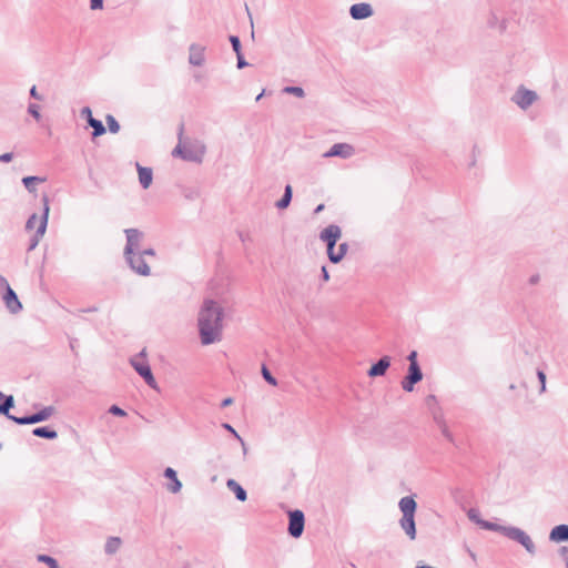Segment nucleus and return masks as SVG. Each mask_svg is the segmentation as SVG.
<instances>
[{"mask_svg":"<svg viewBox=\"0 0 568 568\" xmlns=\"http://www.w3.org/2000/svg\"><path fill=\"white\" fill-rule=\"evenodd\" d=\"M222 308L214 301H205L199 314L201 342L209 345L221 339Z\"/></svg>","mask_w":568,"mask_h":568,"instance_id":"obj_1","label":"nucleus"},{"mask_svg":"<svg viewBox=\"0 0 568 568\" xmlns=\"http://www.w3.org/2000/svg\"><path fill=\"white\" fill-rule=\"evenodd\" d=\"M43 214L41 216L32 214L26 225L27 231L31 233V244L29 247L30 250H33L38 245L39 240L43 236L47 229L48 215L50 211L49 199L47 195H43Z\"/></svg>","mask_w":568,"mask_h":568,"instance_id":"obj_2","label":"nucleus"},{"mask_svg":"<svg viewBox=\"0 0 568 568\" xmlns=\"http://www.w3.org/2000/svg\"><path fill=\"white\" fill-rule=\"evenodd\" d=\"M341 236H342V231H341V229L337 225H328L321 233V240L326 242V244H327V254H328L329 260L333 263H338L339 261H342L343 257L346 254V251H347V244L346 243H342V244L338 245V255H336V256L332 255L333 254V247L339 241Z\"/></svg>","mask_w":568,"mask_h":568,"instance_id":"obj_3","label":"nucleus"},{"mask_svg":"<svg viewBox=\"0 0 568 568\" xmlns=\"http://www.w3.org/2000/svg\"><path fill=\"white\" fill-rule=\"evenodd\" d=\"M129 262L134 271L141 275H149L150 262L154 260V252L152 250H145L142 253L132 252L128 255Z\"/></svg>","mask_w":568,"mask_h":568,"instance_id":"obj_4","label":"nucleus"},{"mask_svg":"<svg viewBox=\"0 0 568 568\" xmlns=\"http://www.w3.org/2000/svg\"><path fill=\"white\" fill-rule=\"evenodd\" d=\"M0 286L4 290L2 300H3L7 308L11 313H18L22 308V305H21L17 294L14 293V291L10 287L7 280L2 276H0Z\"/></svg>","mask_w":568,"mask_h":568,"instance_id":"obj_5","label":"nucleus"},{"mask_svg":"<svg viewBox=\"0 0 568 568\" xmlns=\"http://www.w3.org/2000/svg\"><path fill=\"white\" fill-rule=\"evenodd\" d=\"M52 414H53V408L52 407H45V408H43L42 410H40L39 413H37L34 415H31V416H28V417L10 416V419H12L13 422H16L19 425L36 424V423H39V422L47 420L49 417L52 416Z\"/></svg>","mask_w":568,"mask_h":568,"instance_id":"obj_6","label":"nucleus"},{"mask_svg":"<svg viewBox=\"0 0 568 568\" xmlns=\"http://www.w3.org/2000/svg\"><path fill=\"white\" fill-rule=\"evenodd\" d=\"M304 529V515L301 510H294L290 513V534L297 538L302 535Z\"/></svg>","mask_w":568,"mask_h":568,"instance_id":"obj_7","label":"nucleus"},{"mask_svg":"<svg viewBox=\"0 0 568 568\" xmlns=\"http://www.w3.org/2000/svg\"><path fill=\"white\" fill-rule=\"evenodd\" d=\"M132 365L135 368V371L145 379L149 386L152 388H156V382L155 378L152 375L151 368L142 359L135 358L132 361Z\"/></svg>","mask_w":568,"mask_h":568,"instance_id":"obj_8","label":"nucleus"},{"mask_svg":"<svg viewBox=\"0 0 568 568\" xmlns=\"http://www.w3.org/2000/svg\"><path fill=\"white\" fill-rule=\"evenodd\" d=\"M128 237V244L125 247V254L131 255L133 251L140 248V241L142 239V234L140 231L135 229H130L125 231Z\"/></svg>","mask_w":568,"mask_h":568,"instance_id":"obj_9","label":"nucleus"},{"mask_svg":"<svg viewBox=\"0 0 568 568\" xmlns=\"http://www.w3.org/2000/svg\"><path fill=\"white\" fill-rule=\"evenodd\" d=\"M354 149L352 145L347 143H337L334 144L328 152L324 154L325 158L331 156H341V158H348L353 154Z\"/></svg>","mask_w":568,"mask_h":568,"instance_id":"obj_10","label":"nucleus"},{"mask_svg":"<svg viewBox=\"0 0 568 568\" xmlns=\"http://www.w3.org/2000/svg\"><path fill=\"white\" fill-rule=\"evenodd\" d=\"M537 95L534 91H529L526 89H520L517 91L515 95V102L523 109L529 106L535 100Z\"/></svg>","mask_w":568,"mask_h":568,"instance_id":"obj_11","label":"nucleus"},{"mask_svg":"<svg viewBox=\"0 0 568 568\" xmlns=\"http://www.w3.org/2000/svg\"><path fill=\"white\" fill-rule=\"evenodd\" d=\"M373 14L368 3H356L351 7V16L355 20L366 19Z\"/></svg>","mask_w":568,"mask_h":568,"instance_id":"obj_12","label":"nucleus"},{"mask_svg":"<svg viewBox=\"0 0 568 568\" xmlns=\"http://www.w3.org/2000/svg\"><path fill=\"white\" fill-rule=\"evenodd\" d=\"M390 365V359L388 356L382 357L376 364H374L369 371L368 376L369 377H377L385 375L386 371L388 369Z\"/></svg>","mask_w":568,"mask_h":568,"instance_id":"obj_13","label":"nucleus"},{"mask_svg":"<svg viewBox=\"0 0 568 568\" xmlns=\"http://www.w3.org/2000/svg\"><path fill=\"white\" fill-rule=\"evenodd\" d=\"M82 114H89V125L93 128V133H92L93 138L101 136L105 133L104 125L102 124L101 121H99L92 116V112H91L90 108H84L82 110Z\"/></svg>","mask_w":568,"mask_h":568,"instance_id":"obj_14","label":"nucleus"},{"mask_svg":"<svg viewBox=\"0 0 568 568\" xmlns=\"http://www.w3.org/2000/svg\"><path fill=\"white\" fill-rule=\"evenodd\" d=\"M416 506V501L413 497H404L399 501V508L403 513V516H414Z\"/></svg>","mask_w":568,"mask_h":568,"instance_id":"obj_15","label":"nucleus"},{"mask_svg":"<svg viewBox=\"0 0 568 568\" xmlns=\"http://www.w3.org/2000/svg\"><path fill=\"white\" fill-rule=\"evenodd\" d=\"M550 540L560 542L568 540V525L556 526L549 535Z\"/></svg>","mask_w":568,"mask_h":568,"instance_id":"obj_16","label":"nucleus"},{"mask_svg":"<svg viewBox=\"0 0 568 568\" xmlns=\"http://www.w3.org/2000/svg\"><path fill=\"white\" fill-rule=\"evenodd\" d=\"M400 526L410 539L416 537L415 519L414 516H403L400 519Z\"/></svg>","mask_w":568,"mask_h":568,"instance_id":"obj_17","label":"nucleus"},{"mask_svg":"<svg viewBox=\"0 0 568 568\" xmlns=\"http://www.w3.org/2000/svg\"><path fill=\"white\" fill-rule=\"evenodd\" d=\"M190 62L194 65H201L204 62V48L192 45L190 49Z\"/></svg>","mask_w":568,"mask_h":568,"instance_id":"obj_18","label":"nucleus"},{"mask_svg":"<svg viewBox=\"0 0 568 568\" xmlns=\"http://www.w3.org/2000/svg\"><path fill=\"white\" fill-rule=\"evenodd\" d=\"M138 172L140 183L144 189H148L152 183V170L138 164Z\"/></svg>","mask_w":568,"mask_h":568,"instance_id":"obj_19","label":"nucleus"},{"mask_svg":"<svg viewBox=\"0 0 568 568\" xmlns=\"http://www.w3.org/2000/svg\"><path fill=\"white\" fill-rule=\"evenodd\" d=\"M164 475H165V477H168L171 480V484L168 487L169 490L172 493L180 491L182 485H181V481L176 477L175 470L169 467L165 469Z\"/></svg>","mask_w":568,"mask_h":568,"instance_id":"obj_20","label":"nucleus"},{"mask_svg":"<svg viewBox=\"0 0 568 568\" xmlns=\"http://www.w3.org/2000/svg\"><path fill=\"white\" fill-rule=\"evenodd\" d=\"M226 485H227L229 489L235 494V496L239 500H241V501L246 500L245 490L234 479H229Z\"/></svg>","mask_w":568,"mask_h":568,"instance_id":"obj_21","label":"nucleus"},{"mask_svg":"<svg viewBox=\"0 0 568 568\" xmlns=\"http://www.w3.org/2000/svg\"><path fill=\"white\" fill-rule=\"evenodd\" d=\"M513 535L526 547L527 550L532 551L534 542L529 536H527L524 531L518 529L514 530Z\"/></svg>","mask_w":568,"mask_h":568,"instance_id":"obj_22","label":"nucleus"},{"mask_svg":"<svg viewBox=\"0 0 568 568\" xmlns=\"http://www.w3.org/2000/svg\"><path fill=\"white\" fill-rule=\"evenodd\" d=\"M33 435L38 437L53 439L58 436L55 430H51L48 427H38L33 429Z\"/></svg>","mask_w":568,"mask_h":568,"instance_id":"obj_23","label":"nucleus"},{"mask_svg":"<svg viewBox=\"0 0 568 568\" xmlns=\"http://www.w3.org/2000/svg\"><path fill=\"white\" fill-rule=\"evenodd\" d=\"M45 181L44 178H39V176H27V178H23L22 182L24 184V186L30 191V192H33L36 190V184L37 183H43Z\"/></svg>","mask_w":568,"mask_h":568,"instance_id":"obj_24","label":"nucleus"},{"mask_svg":"<svg viewBox=\"0 0 568 568\" xmlns=\"http://www.w3.org/2000/svg\"><path fill=\"white\" fill-rule=\"evenodd\" d=\"M121 546V539L119 537H111L105 544V550L109 554H114Z\"/></svg>","mask_w":568,"mask_h":568,"instance_id":"obj_25","label":"nucleus"},{"mask_svg":"<svg viewBox=\"0 0 568 568\" xmlns=\"http://www.w3.org/2000/svg\"><path fill=\"white\" fill-rule=\"evenodd\" d=\"M412 382L418 383L423 378V374L419 369L418 364L409 365L408 375Z\"/></svg>","mask_w":568,"mask_h":568,"instance_id":"obj_26","label":"nucleus"},{"mask_svg":"<svg viewBox=\"0 0 568 568\" xmlns=\"http://www.w3.org/2000/svg\"><path fill=\"white\" fill-rule=\"evenodd\" d=\"M291 199H292V187H291V185H287L285 189L284 196L282 197V200H280L277 202V207L278 209L287 207L291 202Z\"/></svg>","mask_w":568,"mask_h":568,"instance_id":"obj_27","label":"nucleus"},{"mask_svg":"<svg viewBox=\"0 0 568 568\" xmlns=\"http://www.w3.org/2000/svg\"><path fill=\"white\" fill-rule=\"evenodd\" d=\"M13 406V397L9 396L7 399L0 405V414L6 415L8 418H10L11 415H9V409Z\"/></svg>","mask_w":568,"mask_h":568,"instance_id":"obj_28","label":"nucleus"},{"mask_svg":"<svg viewBox=\"0 0 568 568\" xmlns=\"http://www.w3.org/2000/svg\"><path fill=\"white\" fill-rule=\"evenodd\" d=\"M105 120H106V124H108V128H109L110 132L111 133H118L119 130H120V124L114 119V116L106 115Z\"/></svg>","mask_w":568,"mask_h":568,"instance_id":"obj_29","label":"nucleus"},{"mask_svg":"<svg viewBox=\"0 0 568 568\" xmlns=\"http://www.w3.org/2000/svg\"><path fill=\"white\" fill-rule=\"evenodd\" d=\"M38 560L45 562L50 568H59L57 560L50 556L40 555L38 556Z\"/></svg>","mask_w":568,"mask_h":568,"instance_id":"obj_30","label":"nucleus"},{"mask_svg":"<svg viewBox=\"0 0 568 568\" xmlns=\"http://www.w3.org/2000/svg\"><path fill=\"white\" fill-rule=\"evenodd\" d=\"M262 374H263V377L266 379L267 383H270L273 386L277 385L276 379L271 375V373L268 372V369L266 367L262 368Z\"/></svg>","mask_w":568,"mask_h":568,"instance_id":"obj_31","label":"nucleus"},{"mask_svg":"<svg viewBox=\"0 0 568 568\" xmlns=\"http://www.w3.org/2000/svg\"><path fill=\"white\" fill-rule=\"evenodd\" d=\"M285 92L293 93L300 98H302L304 95V91L300 87H287V88H285Z\"/></svg>","mask_w":568,"mask_h":568,"instance_id":"obj_32","label":"nucleus"},{"mask_svg":"<svg viewBox=\"0 0 568 568\" xmlns=\"http://www.w3.org/2000/svg\"><path fill=\"white\" fill-rule=\"evenodd\" d=\"M414 384H416V382H412V379L408 376H406L405 379L402 382V386L406 392H412L414 388Z\"/></svg>","mask_w":568,"mask_h":568,"instance_id":"obj_33","label":"nucleus"},{"mask_svg":"<svg viewBox=\"0 0 568 568\" xmlns=\"http://www.w3.org/2000/svg\"><path fill=\"white\" fill-rule=\"evenodd\" d=\"M28 110H29V113L32 114L36 120H40L39 105L30 104Z\"/></svg>","mask_w":568,"mask_h":568,"instance_id":"obj_34","label":"nucleus"},{"mask_svg":"<svg viewBox=\"0 0 568 568\" xmlns=\"http://www.w3.org/2000/svg\"><path fill=\"white\" fill-rule=\"evenodd\" d=\"M230 41H231L232 47H233L234 51L236 52V54L241 53V52H240L241 44H240V40H239V38H237V37H235V36H232V37L230 38Z\"/></svg>","mask_w":568,"mask_h":568,"instance_id":"obj_35","label":"nucleus"},{"mask_svg":"<svg viewBox=\"0 0 568 568\" xmlns=\"http://www.w3.org/2000/svg\"><path fill=\"white\" fill-rule=\"evenodd\" d=\"M110 413L116 416H125V412L116 405L110 407Z\"/></svg>","mask_w":568,"mask_h":568,"instance_id":"obj_36","label":"nucleus"},{"mask_svg":"<svg viewBox=\"0 0 568 568\" xmlns=\"http://www.w3.org/2000/svg\"><path fill=\"white\" fill-rule=\"evenodd\" d=\"M537 375H538V378H539V381L541 383V392H544L545 388H546V375H545V373L542 371H539L537 373Z\"/></svg>","mask_w":568,"mask_h":568,"instance_id":"obj_37","label":"nucleus"},{"mask_svg":"<svg viewBox=\"0 0 568 568\" xmlns=\"http://www.w3.org/2000/svg\"><path fill=\"white\" fill-rule=\"evenodd\" d=\"M103 0H91L90 7L92 10L101 9Z\"/></svg>","mask_w":568,"mask_h":568,"instance_id":"obj_38","label":"nucleus"},{"mask_svg":"<svg viewBox=\"0 0 568 568\" xmlns=\"http://www.w3.org/2000/svg\"><path fill=\"white\" fill-rule=\"evenodd\" d=\"M480 524H481V526L484 528H487V529H490V530L499 529V527L497 525H495V524H490V523H486V521H481Z\"/></svg>","mask_w":568,"mask_h":568,"instance_id":"obj_39","label":"nucleus"},{"mask_svg":"<svg viewBox=\"0 0 568 568\" xmlns=\"http://www.w3.org/2000/svg\"><path fill=\"white\" fill-rule=\"evenodd\" d=\"M409 365L417 364V353L413 351L408 356Z\"/></svg>","mask_w":568,"mask_h":568,"instance_id":"obj_40","label":"nucleus"},{"mask_svg":"<svg viewBox=\"0 0 568 568\" xmlns=\"http://www.w3.org/2000/svg\"><path fill=\"white\" fill-rule=\"evenodd\" d=\"M11 160H12L11 153H4V154L0 155V161H2V162H9Z\"/></svg>","mask_w":568,"mask_h":568,"instance_id":"obj_41","label":"nucleus"},{"mask_svg":"<svg viewBox=\"0 0 568 568\" xmlns=\"http://www.w3.org/2000/svg\"><path fill=\"white\" fill-rule=\"evenodd\" d=\"M30 94L36 98V99H41V97L39 95L38 91H37V88L36 87H32L31 90H30Z\"/></svg>","mask_w":568,"mask_h":568,"instance_id":"obj_42","label":"nucleus"},{"mask_svg":"<svg viewBox=\"0 0 568 568\" xmlns=\"http://www.w3.org/2000/svg\"><path fill=\"white\" fill-rule=\"evenodd\" d=\"M237 65L239 68H243L245 65V62L243 61L241 53L237 54Z\"/></svg>","mask_w":568,"mask_h":568,"instance_id":"obj_43","label":"nucleus"},{"mask_svg":"<svg viewBox=\"0 0 568 568\" xmlns=\"http://www.w3.org/2000/svg\"><path fill=\"white\" fill-rule=\"evenodd\" d=\"M322 272H323V278H324V281H326V282H327V281L329 280V274H328V272H327V270H326V267H325V266H323V267H322Z\"/></svg>","mask_w":568,"mask_h":568,"instance_id":"obj_44","label":"nucleus"},{"mask_svg":"<svg viewBox=\"0 0 568 568\" xmlns=\"http://www.w3.org/2000/svg\"><path fill=\"white\" fill-rule=\"evenodd\" d=\"M233 403V399L231 397H227L225 398L223 402H222V406L223 407H226L229 405H231Z\"/></svg>","mask_w":568,"mask_h":568,"instance_id":"obj_45","label":"nucleus"},{"mask_svg":"<svg viewBox=\"0 0 568 568\" xmlns=\"http://www.w3.org/2000/svg\"><path fill=\"white\" fill-rule=\"evenodd\" d=\"M561 552H562V556L565 557L566 561H567V568H568V548L567 547H564L561 549Z\"/></svg>","mask_w":568,"mask_h":568,"instance_id":"obj_46","label":"nucleus"},{"mask_svg":"<svg viewBox=\"0 0 568 568\" xmlns=\"http://www.w3.org/2000/svg\"><path fill=\"white\" fill-rule=\"evenodd\" d=\"M332 255H333V256L338 255V247H337V248H335V246L333 247V254H332Z\"/></svg>","mask_w":568,"mask_h":568,"instance_id":"obj_47","label":"nucleus"},{"mask_svg":"<svg viewBox=\"0 0 568 568\" xmlns=\"http://www.w3.org/2000/svg\"><path fill=\"white\" fill-rule=\"evenodd\" d=\"M225 428H226L227 430H231L232 433H234V434H235V430L232 428V426H230V425H227V424H226V425H225Z\"/></svg>","mask_w":568,"mask_h":568,"instance_id":"obj_48","label":"nucleus"},{"mask_svg":"<svg viewBox=\"0 0 568 568\" xmlns=\"http://www.w3.org/2000/svg\"><path fill=\"white\" fill-rule=\"evenodd\" d=\"M174 154H181V149H180V146H176V149L174 150Z\"/></svg>","mask_w":568,"mask_h":568,"instance_id":"obj_49","label":"nucleus"}]
</instances>
